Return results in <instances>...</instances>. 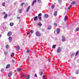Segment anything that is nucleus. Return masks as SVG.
Instances as JSON below:
<instances>
[{
	"label": "nucleus",
	"mask_w": 79,
	"mask_h": 79,
	"mask_svg": "<svg viewBox=\"0 0 79 79\" xmlns=\"http://www.w3.org/2000/svg\"><path fill=\"white\" fill-rule=\"evenodd\" d=\"M21 77H26V79H29L30 78V75H28L27 76L23 74H21L20 75Z\"/></svg>",
	"instance_id": "nucleus-1"
},
{
	"label": "nucleus",
	"mask_w": 79,
	"mask_h": 79,
	"mask_svg": "<svg viewBox=\"0 0 79 79\" xmlns=\"http://www.w3.org/2000/svg\"><path fill=\"white\" fill-rule=\"evenodd\" d=\"M35 34L36 36H37L38 37H39V36H40L41 35L40 33L38 31H37L36 32Z\"/></svg>",
	"instance_id": "nucleus-2"
},
{
	"label": "nucleus",
	"mask_w": 79,
	"mask_h": 79,
	"mask_svg": "<svg viewBox=\"0 0 79 79\" xmlns=\"http://www.w3.org/2000/svg\"><path fill=\"white\" fill-rule=\"evenodd\" d=\"M12 32L9 31L7 33V35L8 36V37H9V36H10V35H12Z\"/></svg>",
	"instance_id": "nucleus-3"
},
{
	"label": "nucleus",
	"mask_w": 79,
	"mask_h": 79,
	"mask_svg": "<svg viewBox=\"0 0 79 79\" xmlns=\"http://www.w3.org/2000/svg\"><path fill=\"white\" fill-rule=\"evenodd\" d=\"M12 74H13V72H9L8 75V77H10L12 75Z\"/></svg>",
	"instance_id": "nucleus-4"
},
{
	"label": "nucleus",
	"mask_w": 79,
	"mask_h": 79,
	"mask_svg": "<svg viewBox=\"0 0 79 79\" xmlns=\"http://www.w3.org/2000/svg\"><path fill=\"white\" fill-rule=\"evenodd\" d=\"M57 52L58 53H60V52H61V48H59L58 49Z\"/></svg>",
	"instance_id": "nucleus-5"
},
{
	"label": "nucleus",
	"mask_w": 79,
	"mask_h": 79,
	"mask_svg": "<svg viewBox=\"0 0 79 79\" xmlns=\"http://www.w3.org/2000/svg\"><path fill=\"white\" fill-rule=\"evenodd\" d=\"M57 13H58L57 11H55L54 14V16H57Z\"/></svg>",
	"instance_id": "nucleus-6"
},
{
	"label": "nucleus",
	"mask_w": 79,
	"mask_h": 79,
	"mask_svg": "<svg viewBox=\"0 0 79 79\" xmlns=\"http://www.w3.org/2000/svg\"><path fill=\"white\" fill-rule=\"evenodd\" d=\"M12 37L11 36H10L9 37L8 40L10 42H11V41H12Z\"/></svg>",
	"instance_id": "nucleus-7"
},
{
	"label": "nucleus",
	"mask_w": 79,
	"mask_h": 79,
	"mask_svg": "<svg viewBox=\"0 0 79 79\" xmlns=\"http://www.w3.org/2000/svg\"><path fill=\"white\" fill-rule=\"evenodd\" d=\"M10 67V64H8L6 66V68L7 69V68H9Z\"/></svg>",
	"instance_id": "nucleus-8"
},
{
	"label": "nucleus",
	"mask_w": 79,
	"mask_h": 79,
	"mask_svg": "<svg viewBox=\"0 0 79 79\" xmlns=\"http://www.w3.org/2000/svg\"><path fill=\"white\" fill-rule=\"evenodd\" d=\"M38 25L39 26H42V24L40 22L38 23Z\"/></svg>",
	"instance_id": "nucleus-9"
},
{
	"label": "nucleus",
	"mask_w": 79,
	"mask_h": 79,
	"mask_svg": "<svg viewBox=\"0 0 79 79\" xmlns=\"http://www.w3.org/2000/svg\"><path fill=\"white\" fill-rule=\"evenodd\" d=\"M60 30L59 28H57V34H58L60 33Z\"/></svg>",
	"instance_id": "nucleus-10"
},
{
	"label": "nucleus",
	"mask_w": 79,
	"mask_h": 79,
	"mask_svg": "<svg viewBox=\"0 0 79 79\" xmlns=\"http://www.w3.org/2000/svg\"><path fill=\"white\" fill-rule=\"evenodd\" d=\"M35 2H36V0H34L33 1V2L32 3V6H33L34 5V3H35Z\"/></svg>",
	"instance_id": "nucleus-11"
},
{
	"label": "nucleus",
	"mask_w": 79,
	"mask_h": 79,
	"mask_svg": "<svg viewBox=\"0 0 79 79\" xmlns=\"http://www.w3.org/2000/svg\"><path fill=\"white\" fill-rule=\"evenodd\" d=\"M44 17L46 18H47L48 17V15L47 14H45L44 15Z\"/></svg>",
	"instance_id": "nucleus-12"
},
{
	"label": "nucleus",
	"mask_w": 79,
	"mask_h": 79,
	"mask_svg": "<svg viewBox=\"0 0 79 79\" xmlns=\"http://www.w3.org/2000/svg\"><path fill=\"white\" fill-rule=\"evenodd\" d=\"M52 27L50 25H49L48 27V29H49V30H50V29H52Z\"/></svg>",
	"instance_id": "nucleus-13"
},
{
	"label": "nucleus",
	"mask_w": 79,
	"mask_h": 79,
	"mask_svg": "<svg viewBox=\"0 0 79 79\" xmlns=\"http://www.w3.org/2000/svg\"><path fill=\"white\" fill-rule=\"evenodd\" d=\"M62 42H64L65 41V38H64V37L63 36H62Z\"/></svg>",
	"instance_id": "nucleus-14"
},
{
	"label": "nucleus",
	"mask_w": 79,
	"mask_h": 79,
	"mask_svg": "<svg viewBox=\"0 0 79 79\" xmlns=\"http://www.w3.org/2000/svg\"><path fill=\"white\" fill-rule=\"evenodd\" d=\"M30 8V6H28L27 8L26 11L27 12H28L29 11V9Z\"/></svg>",
	"instance_id": "nucleus-15"
},
{
	"label": "nucleus",
	"mask_w": 79,
	"mask_h": 79,
	"mask_svg": "<svg viewBox=\"0 0 79 79\" xmlns=\"http://www.w3.org/2000/svg\"><path fill=\"white\" fill-rule=\"evenodd\" d=\"M14 25V24L13 23H11L10 24V26H13Z\"/></svg>",
	"instance_id": "nucleus-16"
},
{
	"label": "nucleus",
	"mask_w": 79,
	"mask_h": 79,
	"mask_svg": "<svg viewBox=\"0 0 79 79\" xmlns=\"http://www.w3.org/2000/svg\"><path fill=\"white\" fill-rule=\"evenodd\" d=\"M7 16H8V15L7 14H5V15L4 17V19L6 18H7Z\"/></svg>",
	"instance_id": "nucleus-17"
},
{
	"label": "nucleus",
	"mask_w": 79,
	"mask_h": 79,
	"mask_svg": "<svg viewBox=\"0 0 79 79\" xmlns=\"http://www.w3.org/2000/svg\"><path fill=\"white\" fill-rule=\"evenodd\" d=\"M34 21H36L37 19V16H35V18H33Z\"/></svg>",
	"instance_id": "nucleus-18"
},
{
	"label": "nucleus",
	"mask_w": 79,
	"mask_h": 79,
	"mask_svg": "<svg viewBox=\"0 0 79 79\" xmlns=\"http://www.w3.org/2000/svg\"><path fill=\"white\" fill-rule=\"evenodd\" d=\"M6 48H7V49H8V48H9V45H6Z\"/></svg>",
	"instance_id": "nucleus-19"
},
{
	"label": "nucleus",
	"mask_w": 79,
	"mask_h": 79,
	"mask_svg": "<svg viewBox=\"0 0 79 79\" xmlns=\"http://www.w3.org/2000/svg\"><path fill=\"white\" fill-rule=\"evenodd\" d=\"M76 4V2L75 1H74L71 3L72 5H74V4Z\"/></svg>",
	"instance_id": "nucleus-20"
},
{
	"label": "nucleus",
	"mask_w": 79,
	"mask_h": 79,
	"mask_svg": "<svg viewBox=\"0 0 79 79\" xmlns=\"http://www.w3.org/2000/svg\"><path fill=\"white\" fill-rule=\"evenodd\" d=\"M20 48L19 47V46H17V50H19V48Z\"/></svg>",
	"instance_id": "nucleus-21"
},
{
	"label": "nucleus",
	"mask_w": 79,
	"mask_h": 79,
	"mask_svg": "<svg viewBox=\"0 0 79 79\" xmlns=\"http://www.w3.org/2000/svg\"><path fill=\"white\" fill-rule=\"evenodd\" d=\"M51 7L52 9H54V8H55V5H52Z\"/></svg>",
	"instance_id": "nucleus-22"
},
{
	"label": "nucleus",
	"mask_w": 79,
	"mask_h": 79,
	"mask_svg": "<svg viewBox=\"0 0 79 79\" xmlns=\"http://www.w3.org/2000/svg\"><path fill=\"white\" fill-rule=\"evenodd\" d=\"M30 52H31V50L30 49L28 50L27 51V53H30Z\"/></svg>",
	"instance_id": "nucleus-23"
},
{
	"label": "nucleus",
	"mask_w": 79,
	"mask_h": 79,
	"mask_svg": "<svg viewBox=\"0 0 79 79\" xmlns=\"http://www.w3.org/2000/svg\"><path fill=\"white\" fill-rule=\"evenodd\" d=\"M8 52L7 51H5L4 52V54L5 55H7V54L8 53Z\"/></svg>",
	"instance_id": "nucleus-24"
},
{
	"label": "nucleus",
	"mask_w": 79,
	"mask_h": 79,
	"mask_svg": "<svg viewBox=\"0 0 79 79\" xmlns=\"http://www.w3.org/2000/svg\"><path fill=\"white\" fill-rule=\"evenodd\" d=\"M56 45H54L52 46V48H55L56 47Z\"/></svg>",
	"instance_id": "nucleus-25"
},
{
	"label": "nucleus",
	"mask_w": 79,
	"mask_h": 79,
	"mask_svg": "<svg viewBox=\"0 0 79 79\" xmlns=\"http://www.w3.org/2000/svg\"><path fill=\"white\" fill-rule=\"evenodd\" d=\"M21 68H19L17 69V71H19V72H20L21 71Z\"/></svg>",
	"instance_id": "nucleus-26"
},
{
	"label": "nucleus",
	"mask_w": 79,
	"mask_h": 79,
	"mask_svg": "<svg viewBox=\"0 0 79 79\" xmlns=\"http://www.w3.org/2000/svg\"><path fill=\"white\" fill-rule=\"evenodd\" d=\"M2 6H5V3L3 2L2 3Z\"/></svg>",
	"instance_id": "nucleus-27"
},
{
	"label": "nucleus",
	"mask_w": 79,
	"mask_h": 79,
	"mask_svg": "<svg viewBox=\"0 0 79 79\" xmlns=\"http://www.w3.org/2000/svg\"><path fill=\"white\" fill-rule=\"evenodd\" d=\"M67 19H68V18L67 17L65 16L64 18V20H65V21H66Z\"/></svg>",
	"instance_id": "nucleus-28"
},
{
	"label": "nucleus",
	"mask_w": 79,
	"mask_h": 79,
	"mask_svg": "<svg viewBox=\"0 0 79 79\" xmlns=\"http://www.w3.org/2000/svg\"><path fill=\"white\" fill-rule=\"evenodd\" d=\"M79 70H77L76 71V74H79Z\"/></svg>",
	"instance_id": "nucleus-29"
},
{
	"label": "nucleus",
	"mask_w": 79,
	"mask_h": 79,
	"mask_svg": "<svg viewBox=\"0 0 79 79\" xmlns=\"http://www.w3.org/2000/svg\"><path fill=\"white\" fill-rule=\"evenodd\" d=\"M22 11V9H21L19 10V13H21V11Z\"/></svg>",
	"instance_id": "nucleus-30"
},
{
	"label": "nucleus",
	"mask_w": 79,
	"mask_h": 79,
	"mask_svg": "<svg viewBox=\"0 0 79 79\" xmlns=\"http://www.w3.org/2000/svg\"><path fill=\"white\" fill-rule=\"evenodd\" d=\"M58 2L61 3L62 2V1L61 0H58Z\"/></svg>",
	"instance_id": "nucleus-31"
},
{
	"label": "nucleus",
	"mask_w": 79,
	"mask_h": 79,
	"mask_svg": "<svg viewBox=\"0 0 79 79\" xmlns=\"http://www.w3.org/2000/svg\"><path fill=\"white\" fill-rule=\"evenodd\" d=\"M42 16V14L41 13H40L38 15V17H40V16Z\"/></svg>",
	"instance_id": "nucleus-32"
},
{
	"label": "nucleus",
	"mask_w": 79,
	"mask_h": 79,
	"mask_svg": "<svg viewBox=\"0 0 79 79\" xmlns=\"http://www.w3.org/2000/svg\"><path fill=\"white\" fill-rule=\"evenodd\" d=\"M79 51H77V52L76 53V54L75 55V56H76L77 55H78V53H79Z\"/></svg>",
	"instance_id": "nucleus-33"
},
{
	"label": "nucleus",
	"mask_w": 79,
	"mask_h": 79,
	"mask_svg": "<svg viewBox=\"0 0 79 79\" xmlns=\"http://www.w3.org/2000/svg\"><path fill=\"white\" fill-rule=\"evenodd\" d=\"M43 79H46V76H45V75L43 76Z\"/></svg>",
	"instance_id": "nucleus-34"
},
{
	"label": "nucleus",
	"mask_w": 79,
	"mask_h": 79,
	"mask_svg": "<svg viewBox=\"0 0 79 79\" xmlns=\"http://www.w3.org/2000/svg\"><path fill=\"white\" fill-rule=\"evenodd\" d=\"M79 31V28H77L76 29V31Z\"/></svg>",
	"instance_id": "nucleus-35"
},
{
	"label": "nucleus",
	"mask_w": 79,
	"mask_h": 79,
	"mask_svg": "<svg viewBox=\"0 0 79 79\" xmlns=\"http://www.w3.org/2000/svg\"><path fill=\"white\" fill-rule=\"evenodd\" d=\"M54 25L55 27H56V26H57V25L56 24V23H54Z\"/></svg>",
	"instance_id": "nucleus-36"
},
{
	"label": "nucleus",
	"mask_w": 79,
	"mask_h": 79,
	"mask_svg": "<svg viewBox=\"0 0 79 79\" xmlns=\"http://www.w3.org/2000/svg\"><path fill=\"white\" fill-rule=\"evenodd\" d=\"M11 55L12 56H14V55H15V54L13 52L11 54Z\"/></svg>",
	"instance_id": "nucleus-37"
},
{
	"label": "nucleus",
	"mask_w": 79,
	"mask_h": 79,
	"mask_svg": "<svg viewBox=\"0 0 79 79\" xmlns=\"http://www.w3.org/2000/svg\"><path fill=\"white\" fill-rule=\"evenodd\" d=\"M3 71H4V69H2L1 70V72H3Z\"/></svg>",
	"instance_id": "nucleus-38"
},
{
	"label": "nucleus",
	"mask_w": 79,
	"mask_h": 79,
	"mask_svg": "<svg viewBox=\"0 0 79 79\" xmlns=\"http://www.w3.org/2000/svg\"><path fill=\"white\" fill-rule=\"evenodd\" d=\"M42 74H43V72H41L40 73V76H42Z\"/></svg>",
	"instance_id": "nucleus-39"
},
{
	"label": "nucleus",
	"mask_w": 79,
	"mask_h": 79,
	"mask_svg": "<svg viewBox=\"0 0 79 79\" xmlns=\"http://www.w3.org/2000/svg\"><path fill=\"white\" fill-rule=\"evenodd\" d=\"M24 2H23L21 4V6H23V5H24Z\"/></svg>",
	"instance_id": "nucleus-40"
},
{
	"label": "nucleus",
	"mask_w": 79,
	"mask_h": 79,
	"mask_svg": "<svg viewBox=\"0 0 79 79\" xmlns=\"http://www.w3.org/2000/svg\"><path fill=\"white\" fill-rule=\"evenodd\" d=\"M31 33H34V31L33 30H31Z\"/></svg>",
	"instance_id": "nucleus-41"
},
{
	"label": "nucleus",
	"mask_w": 79,
	"mask_h": 79,
	"mask_svg": "<svg viewBox=\"0 0 79 79\" xmlns=\"http://www.w3.org/2000/svg\"><path fill=\"white\" fill-rule=\"evenodd\" d=\"M29 59H30L29 56H28V58H27V60H29Z\"/></svg>",
	"instance_id": "nucleus-42"
},
{
	"label": "nucleus",
	"mask_w": 79,
	"mask_h": 79,
	"mask_svg": "<svg viewBox=\"0 0 79 79\" xmlns=\"http://www.w3.org/2000/svg\"><path fill=\"white\" fill-rule=\"evenodd\" d=\"M39 19L40 20H41V19H42V17H40L39 18Z\"/></svg>",
	"instance_id": "nucleus-43"
},
{
	"label": "nucleus",
	"mask_w": 79,
	"mask_h": 79,
	"mask_svg": "<svg viewBox=\"0 0 79 79\" xmlns=\"http://www.w3.org/2000/svg\"><path fill=\"white\" fill-rule=\"evenodd\" d=\"M29 34H30V33L29 32H28L27 33V35H29Z\"/></svg>",
	"instance_id": "nucleus-44"
},
{
	"label": "nucleus",
	"mask_w": 79,
	"mask_h": 79,
	"mask_svg": "<svg viewBox=\"0 0 79 79\" xmlns=\"http://www.w3.org/2000/svg\"><path fill=\"white\" fill-rule=\"evenodd\" d=\"M5 12H3L2 13V15H5Z\"/></svg>",
	"instance_id": "nucleus-45"
},
{
	"label": "nucleus",
	"mask_w": 79,
	"mask_h": 79,
	"mask_svg": "<svg viewBox=\"0 0 79 79\" xmlns=\"http://www.w3.org/2000/svg\"><path fill=\"white\" fill-rule=\"evenodd\" d=\"M35 77H37V74H35Z\"/></svg>",
	"instance_id": "nucleus-46"
},
{
	"label": "nucleus",
	"mask_w": 79,
	"mask_h": 79,
	"mask_svg": "<svg viewBox=\"0 0 79 79\" xmlns=\"http://www.w3.org/2000/svg\"><path fill=\"white\" fill-rule=\"evenodd\" d=\"M12 61L13 62V63H15V60H12Z\"/></svg>",
	"instance_id": "nucleus-47"
},
{
	"label": "nucleus",
	"mask_w": 79,
	"mask_h": 79,
	"mask_svg": "<svg viewBox=\"0 0 79 79\" xmlns=\"http://www.w3.org/2000/svg\"><path fill=\"white\" fill-rule=\"evenodd\" d=\"M72 7V5H70V6H69V7L71 8Z\"/></svg>",
	"instance_id": "nucleus-48"
},
{
	"label": "nucleus",
	"mask_w": 79,
	"mask_h": 79,
	"mask_svg": "<svg viewBox=\"0 0 79 79\" xmlns=\"http://www.w3.org/2000/svg\"><path fill=\"white\" fill-rule=\"evenodd\" d=\"M77 63H79V60H77Z\"/></svg>",
	"instance_id": "nucleus-49"
},
{
	"label": "nucleus",
	"mask_w": 79,
	"mask_h": 79,
	"mask_svg": "<svg viewBox=\"0 0 79 79\" xmlns=\"http://www.w3.org/2000/svg\"><path fill=\"white\" fill-rule=\"evenodd\" d=\"M17 19H20V17H17Z\"/></svg>",
	"instance_id": "nucleus-50"
},
{
	"label": "nucleus",
	"mask_w": 79,
	"mask_h": 79,
	"mask_svg": "<svg viewBox=\"0 0 79 79\" xmlns=\"http://www.w3.org/2000/svg\"><path fill=\"white\" fill-rule=\"evenodd\" d=\"M2 36V35H0V37H1V36Z\"/></svg>",
	"instance_id": "nucleus-51"
},
{
	"label": "nucleus",
	"mask_w": 79,
	"mask_h": 79,
	"mask_svg": "<svg viewBox=\"0 0 79 79\" xmlns=\"http://www.w3.org/2000/svg\"><path fill=\"white\" fill-rule=\"evenodd\" d=\"M70 8H70V7H69V10H70Z\"/></svg>",
	"instance_id": "nucleus-52"
},
{
	"label": "nucleus",
	"mask_w": 79,
	"mask_h": 79,
	"mask_svg": "<svg viewBox=\"0 0 79 79\" xmlns=\"http://www.w3.org/2000/svg\"><path fill=\"white\" fill-rule=\"evenodd\" d=\"M39 2H41V1L40 0L39 1Z\"/></svg>",
	"instance_id": "nucleus-53"
},
{
	"label": "nucleus",
	"mask_w": 79,
	"mask_h": 79,
	"mask_svg": "<svg viewBox=\"0 0 79 79\" xmlns=\"http://www.w3.org/2000/svg\"><path fill=\"white\" fill-rule=\"evenodd\" d=\"M10 16H11V15H10Z\"/></svg>",
	"instance_id": "nucleus-54"
}]
</instances>
